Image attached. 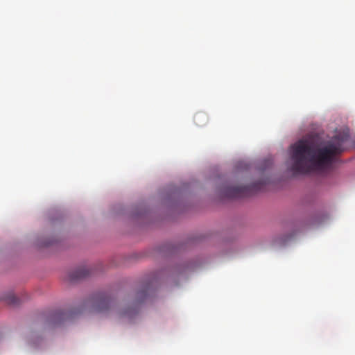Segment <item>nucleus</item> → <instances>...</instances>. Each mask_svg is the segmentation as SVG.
<instances>
[{"mask_svg":"<svg viewBox=\"0 0 355 355\" xmlns=\"http://www.w3.org/2000/svg\"><path fill=\"white\" fill-rule=\"evenodd\" d=\"M149 291V286L146 287L144 290H142L139 292H138V300L136 303H135L132 306L128 307L125 309L123 311H118V314L120 316H127L128 318L132 317L135 314L138 313L139 311V304L143 302L148 293Z\"/></svg>","mask_w":355,"mask_h":355,"instance_id":"obj_4","label":"nucleus"},{"mask_svg":"<svg viewBox=\"0 0 355 355\" xmlns=\"http://www.w3.org/2000/svg\"><path fill=\"white\" fill-rule=\"evenodd\" d=\"M196 124L200 125L201 121H207V116L204 113H198L194 118Z\"/></svg>","mask_w":355,"mask_h":355,"instance_id":"obj_7","label":"nucleus"},{"mask_svg":"<svg viewBox=\"0 0 355 355\" xmlns=\"http://www.w3.org/2000/svg\"><path fill=\"white\" fill-rule=\"evenodd\" d=\"M91 268H75L69 275V280L73 282L84 279L89 275Z\"/></svg>","mask_w":355,"mask_h":355,"instance_id":"obj_5","label":"nucleus"},{"mask_svg":"<svg viewBox=\"0 0 355 355\" xmlns=\"http://www.w3.org/2000/svg\"><path fill=\"white\" fill-rule=\"evenodd\" d=\"M66 318V313L62 311H55L51 313L48 321L53 324H57Z\"/></svg>","mask_w":355,"mask_h":355,"instance_id":"obj_6","label":"nucleus"},{"mask_svg":"<svg viewBox=\"0 0 355 355\" xmlns=\"http://www.w3.org/2000/svg\"><path fill=\"white\" fill-rule=\"evenodd\" d=\"M349 137L348 132H339L320 148L305 140L297 141L290 148L291 171L294 174H306L329 168L334 157L344 150Z\"/></svg>","mask_w":355,"mask_h":355,"instance_id":"obj_1","label":"nucleus"},{"mask_svg":"<svg viewBox=\"0 0 355 355\" xmlns=\"http://www.w3.org/2000/svg\"><path fill=\"white\" fill-rule=\"evenodd\" d=\"M92 311L105 313L114 307V301L105 294L99 293L93 295L86 302Z\"/></svg>","mask_w":355,"mask_h":355,"instance_id":"obj_3","label":"nucleus"},{"mask_svg":"<svg viewBox=\"0 0 355 355\" xmlns=\"http://www.w3.org/2000/svg\"><path fill=\"white\" fill-rule=\"evenodd\" d=\"M5 300L9 304H12V305L17 304L18 302V299L13 294H9L5 298Z\"/></svg>","mask_w":355,"mask_h":355,"instance_id":"obj_8","label":"nucleus"},{"mask_svg":"<svg viewBox=\"0 0 355 355\" xmlns=\"http://www.w3.org/2000/svg\"><path fill=\"white\" fill-rule=\"evenodd\" d=\"M206 121H201L200 125H202V122H203V124H205V122H206Z\"/></svg>","mask_w":355,"mask_h":355,"instance_id":"obj_9","label":"nucleus"},{"mask_svg":"<svg viewBox=\"0 0 355 355\" xmlns=\"http://www.w3.org/2000/svg\"><path fill=\"white\" fill-rule=\"evenodd\" d=\"M266 181H259L246 187H225L222 191L223 195L229 198H238L250 196L263 189Z\"/></svg>","mask_w":355,"mask_h":355,"instance_id":"obj_2","label":"nucleus"}]
</instances>
